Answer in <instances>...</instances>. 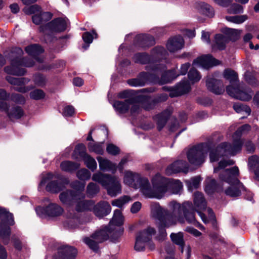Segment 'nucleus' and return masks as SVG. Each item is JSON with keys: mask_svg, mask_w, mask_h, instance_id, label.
I'll return each mask as SVG.
<instances>
[{"mask_svg": "<svg viewBox=\"0 0 259 259\" xmlns=\"http://www.w3.org/2000/svg\"><path fill=\"white\" fill-rule=\"evenodd\" d=\"M123 183L135 189H140L141 192L145 197L148 198L146 193H151L152 187H151L148 180L143 178L135 172L126 170L124 172Z\"/></svg>", "mask_w": 259, "mask_h": 259, "instance_id": "obj_10", "label": "nucleus"}, {"mask_svg": "<svg viewBox=\"0 0 259 259\" xmlns=\"http://www.w3.org/2000/svg\"><path fill=\"white\" fill-rule=\"evenodd\" d=\"M248 166L254 172L259 169V157L253 155L248 159Z\"/></svg>", "mask_w": 259, "mask_h": 259, "instance_id": "obj_50", "label": "nucleus"}, {"mask_svg": "<svg viewBox=\"0 0 259 259\" xmlns=\"http://www.w3.org/2000/svg\"><path fill=\"white\" fill-rule=\"evenodd\" d=\"M109 231L107 228L96 232L90 237H85L83 239L84 243H99L106 241L109 238Z\"/></svg>", "mask_w": 259, "mask_h": 259, "instance_id": "obj_24", "label": "nucleus"}, {"mask_svg": "<svg viewBox=\"0 0 259 259\" xmlns=\"http://www.w3.org/2000/svg\"><path fill=\"white\" fill-rule=\"evenodd\" d=\"M247 17L246 15L240 16H226V19L230 22L235 24H241L247 20Z\"/></svg>", "mask_w": 259, "mask_h": 259, "instance_id": "obj_53", "label": "nucleus"}, {"mask_svg": "<svg viewBox=\"0 0 259 259\" xmlns=\"http://www.w3.org/2000/svg\"><path fill=\"white\" fill-rule=\"evenodd\" d=\"M67 20L58 18L40 27V31L45 35V40H49L52 33L64 31L67 27Z\"/></svg>", "mask_w": 259, "mask_h": 259, "instance_id": "obj_13", "label": "nucleus"}, {"mask_svg": "<svg viewBox=\"0 0 259 259\" xmlns=\"http://www.w3.org/2000/svg\"><path fill=\"white\" fill-rule=\"evenodd\" d=\"M37 214L42 217L45 214L50 216H58L63 212V209L56 203H51L45 208L42 207H37L35 209Z\"/></svg>", "mask_w": 259, "mask_h": 259, "instance_id": "obj_18", "label": "nucleus"}, {"mask_svg": "<svg viewBox=\"0 0 259 259\" xmlns=\"http://www.w3.org/2000/svg\"><path fill=\"white\" fill-rule=\"evenodd\" d=\"M171 112V109L168 108L161 113L157 114L154 117V120L156 122L157 128L159 131H160L165 126Z\"/></svg>", "mask_w": 259, "mask_h": 259, "instance_id": "obj_30", "label": "nucleus"}, {"mask_svg": "<svg viewBox=\"0 0 259 259\" xmlns=\"http://www.w3.org/2000/svg\"><path fill=\"white\" fill-rule=\"evenodd\" d=\"M76 202L75 209L78 212H82L90 209L92 205V202L91 201L84 200V198L76 200Z\"/></svg>", "mask_w": 259, "mask_h": 259, "instance_id": "obj_40", "label": "nucleus"}, {"mask_svg": "<svg viewBox=\"0 0 259 259\" xmlns=\"http://www.w3.org/2000/svg\"><path fill=\"white\" fill-rule=\"evenodd\" d=\"M233 164L234 161L232 160H222L219 163L218 167L214 168V172H218L219 170L223 169L226 166L233 165Z\"/></svg>", "mask_w": 259, "mask_h": 259, "instance_id": "obj_59", "label": "nucleus"}, {"mask_svg": "<svg viewBox=\"0 0 259 259\" xmlns=\"http://www.w3.org/2000/svg\"><path fill=\"white\" fill-rule=\"evenodd\" d=\"M224 78L229 80L231 83L236 81L238 77L236 73L231 69H226L223 73Z\"/></svg>", "mask_w": 259, "mask_h": 259, "instance_id": "obj_52", "label": "nucleus"}, {"mask_svg": "<svg viewBox=\"0 0 259 259\" xmlns=\"http://www.w3.org/2000/svg\"><path fill=\"white\" fill-rule=\"evenodd\" d=\"M227 41L228 39L225 35L221 34H216L211 45L212 51L224 50Z\"/></svg>", "mask_w": 259, "mask_h": 259, "instance_id": "obj_33", "label": "nucleus"}, {"mask_svg": "<svg viewBox=\"0 0 259 259\" xmlns=\"http://www.w3.org/2000/svg\"><path fill=\"white\" fill-rule=\"evenodd\" d=\"M131 201H132V198L130 196L124 195L118 199L113 200L111 203L113 206L121 207Z\"/></svg>", "mask_w": 259, "mask_h": 259, "instance_id": "obj_46", "label": "nucleus"}, {"mask_svg": "<svg viewBox=\"0 0 259 259\" xmlns=\"http://www.w3.org/2000/svg\"><path fill=\"white\" fill-rule=\"evenodd\" d=\"M165 66L162 64H158L157 62H150L148 66H146V69L147 70L153 71L157 72L158 70L164 71Z\"/></svg>", "mask_w": 259, "mask_h": 259, "instance_id": "obj_55", "label": "nucleus"}, {"mask_svg": "<svg viewBox=\"0 0 259 259\" xmlns=\"http://www.w3.org/2000/svg\"><path fill=\"white\" fill-rule=\"evenodd\" d=\"M92 180L102 185L108 195L115 197L121 193V185L118 177L98 172L92 176Z\"/></svg>", "mask_w": 259, "mask_h": 259, "instance_id": "obj_9", "label": "nucleus"}, {"mask_svg": "<svg viewBox=\"0 0 259 259\" xmlns=\"http://www.w3.org/2000/svg\"><path fill=\"white\" fill-rule=\"evenodd\" d=\"M151 210L152 217L159 222V235L156 237V241H163L166 237V233L163 228L174 225L172 223L174 219V209H172V212L170 213L159 203H154L151 205Z\"/></svg>", "mask_w": 259, "mask_h": 259, "instance_id": "obj_7", "label": "nucleus"}, {"mask_svg": "<svg viewBox=\"0 0 259 259\" xmlns=\"http://www.w3.org/2000/svg\"><path fill=\"white\" fill-rule=\"evenodd\" d=\"M93 35H95V38L97 37V33L93 31L92 33L89 32H86L82 34V37L85 43L88 44V45H83L82 47L85 49H87L89 46V44H91L93 41V39L94 38Z\"/></svg>", "mask_w": 259, "mask_h": 259, "instance_id": "obj_45", "label": "nucleus"}, {"mask_svg": "<svg viewBox=\"0 0 259 259\" xmlns=\"http://www.w3.org/2000/svg\"><path fill=\"white\" fill-rule=\"evenodd\" d=\"M194 203L196 210L202 220L204 223L208 222V220L204 214L200 211L204 210L206 208V202L204 199L202 193L197 192L194 195Z\"/></svg>", "mask_w": 259, "mask_h": 259, "instance_id": "obj_21", "label": "nucleus"}, {"mask_svg": "<svg viewBox=\"0 0 259 259\" xmlns=\"http://www.w3.org/2000/svg\"><path fill=\"white\" fill-rule=\"evenodd\" d=\"M189 165L185 160H178L167 167L165 174L167 175H171L179 172L187 173Z\"/></svg>", "mask_w": 259, "mask_h": 259, "instance_id": "obj_19", "label": "nucleus"}, {"mask_svg": "<svg viewBox=\"0 0 259 259\" xmlns=\"http://www.w3.org/2000/svg\"><path fill=\"white\" fill-rule=\"evenodd\" d=\"M3 100L0 102V110L5 111L11 120L20 118L24 114L22 109L19 106H14L8 109V105Z\"/></svg>", "mask_w": 259, "mask_h": 259, "instance_id": "obj_22", "label": "nucleus"}, {"mask_svg": "<svg viewBox=\"0 0 259 259\" xmlns=\"http://www.w3.org/2000/svg\"><path fill=\"white\" fill-rule=\"evenodd\" d=\"M23 54V51L20 48H14L9 53L6 54V57L10 62L11 65L5 67V72L14 75H23L25 70L21 67H31L34 65V62L31 60H21V57Z\"/></svg>", "mask_w": 259, "mask_h": 259, "instance_id": "obj_6", "label": "nucleus"}, {"mask_svg": "<svg viewBox=\"0 0 259 259\" xmlns=\"http://www.w3.org/2000/svg\"><path fill=\"white\" fill-rule=\"evenodd\" d=\"M78 250L75 247L63 245L58 248L57 253L54 259H75Z\"/></svg>", "mask_w": 259, "mask_h": 259, "instance_id": "obj_17", "label": "nucleus"}, {"mask_svg": "<svg viewBox=\"0 0 259 259\" xmlns=\"http://www.w3.org/2000/svg\"><path fill=\"white\" fill-rule=\"evenodd\" d=\"M6 80L11 84L13 85V89L20 93H26L30 90L29 87H25L24 85L29 82V79L26 78H15L8 76Z\"/></svg>", "mask_w": 259, "mask_h": 259, "instance_id": "obj_20", "label": "nucleus"}, {"mask_svg": "<svg viewBox=\"0 0 259 259\" xmlns=\"http://www.w3.org/2000/svg\"><path fill=\"white\" fill-rule=\"evenodd\" d=\"M30 98L34 100H40L45 97V94L42 90H35L30 93Z\"/></svg>", "mask_w": 259, "mask_h": 259, "instance_id": "obj_61", "label": "nucleus"}, {"mask_svg": "<svg viewBox=\"0 0 259 259\" xmlns=\"http://www.w3.org/2000/svg\"><path fill=\"white\" fill-rule=\"evenodd\" d=\"M102 144L103 143H90L88 147L90 151L94 152L97 154H102L103 153Z\"/></svg>", "mask_w": 259, "mask_h": 259, "instance_id": "obj_57", "label": "nucleus"}, {"mask_svg": "<svg viewBox=\"0 0 259 259\" xmlns=\"http://www.w3.org/2000/svg\"><path fill=\"white\" fill-rule=\"evenodd\" d=\"M242 30L229 28L228 29L227 33L229 35L230 39L235 41L238 39L241 33Z\"/></svg>", "mask_w": 259, "mask_h": 259, "instance_id": "obj_58", "label": "nucleus"}, {"mask_svg": "<svg viewBox=\"0 0 259 259\" xmlns=\"http://www.w3.org/2000/svg\"><path fill=\"white\" fill-rule=\"evenodd\" d=\"M167 54L166 51L163 47H157L153 49L152 56L153 59H158L159 60L165 58Z\"/></svg>", "mask_w": 259, "mask_h": 259, "instance_id": "obj_44", "label": "nucleus"}, {"mask_svg": "<svg viewBox=\"0 0 259 259\" xmlns=\"http://www.w3.org/2000/svg\"><path fill=\"white\" fill-rule=\"evenodd\" d=\"M208 145L202 143L191 148L187 153L189 162L194 165H200L205 161Z\"/></svg>", "mask_w": 259, "mask_h": 259, "instance_id": "obj_12", "label": "nucleus"}, {"mask_svg": "<svg viewBox=\"0 0 259 259\" xmlns=\"http://www.w3.org/2000/svg\"><path fill=\"white\" fill-rule=\"evenodd\" d=\"M123 223V217L121 212L119 209H116L114 211L113 216L109 223V226L111 228L112 226H121Z\"/></svg>", "mask_w": 259, "mask_h": 259, "instance_id": "obj_39", "label": "nucleus"}, {"mask_svg": "<svg viewBox=\"0 0 259 259\" xmlns=\"http://www.w3.org/2000/svg\"><path fill=\"white\" fill-rule=\"evenodd\" d=\"M0 218L3 220V222L0 224V236L5 238L10 234V228L9 226L13 225L15 222L13 214L2 207H0Z\"/></svg>", "mask_w": 259, "mask_h": 259, "instance_id": "obj_14", "label": "nucleus"}, {"mask_svg": "<svg viewBox=\"0 0 259 259\" xmlns=\"http://www.w3.org/2000/svg\"><path fill=\"white\" fill-rule=\"evenodd\" d=\"M219 64V61L209 54L198 57L193 61V65L204 68H208Z\"/></svg>", "mask_w": 259, "mask_h": 259, "instance_id": "obj_23", "label": "nucleus"}, {"mask_svg": "<svg viewBox=\"0 0 259 259\" xmlns=\"http://www.w3.org/2000/svg\"><path fill=\"white\" fill-rule=\"evenodd\" d=\"M86 148L84 144H79L76 145L72 154V157L74 159H77L79 158H84V157L88 155L85 153Z\"/></svg>", "mask_w": 259, "mask_h": 259, "instance_id": "obj_42", "label": "nucleus"}, {"mask_svg": "<svg viewBox=\"0 0 259 259\" xmlns=\"http://www.w3.org/2000/svg\"><path fill=\"white\" fill-rule=\"evenodd\" d=\"M191 90V84L186 79L182 80L174 88L169 96L173 97L188 93Z\"/></svg>", "mask_w": 259, "mask_h": 259, "instance_id": "obj_26", "label": "nucleus"}, {"mask_svg": "<svg viewBox=\"0 0 259 259\" xmlns=\"http://www.w3.org/2000/svg\"><path fill=\"white\" fill-rule=\"evenodd\" d=\"M97 159L98 161L99 167L101 170L111 171L113 174L116 172L117 165L115 163H113L107 159L100 156L98 157Z\"/></svg>", "mask_w": 259, "mask_h": 259, "instance_id": "obj_31", "label": "nucleus"}, {"mask_svg": "<svg viewBox=\"0 0 259 259\" xmlns=\"http://www.w3.org/2000/svg\"><path fill=\"white\" fill-rule=\"evenodd\" d=\"M179 75V74H177L175 70H174L166 71L163 74H162L161 77L160 82L161 83H166L170 82Z\"/></svg>", "mask_w": 259, "mask_h": 259, "instance_id": "obj_43", "label": "nucleus"}, {"mask_svg": "<svg viewBox=\"0 0 259 259\" xmlns=\"http://www.w3.org/2000/svg\"><path fill=\"white\" fill-rule=\"evenodd\" d=\"M80 164L70 161H64L61 163L60 167L62 170L71 172L79 168Z\"/></svg>", "mask_w": 259, "mask_h": 259, "instance_id": "obj_41", "label": "nucleus"}, {"mask_svg": "<svg viewBox=\"0 0 259 259\" xmlns=\"http://www.w3.org/2000/svg\"><path fill=\"white\" fill-rule=\"evenodd\" d=\"M165 252L170 255L174 257L175 253V244H163Z\"/></svg>", "mask_w": 259, "mask_h": 259, "instance_id": "obj_64", "label": "nucleus"}, {"mask_svg": "<svg viewBox=\"0 0 259 259\" xmlns=\"http://www.w3.org/2000/svg\"><path fill=\"white\" fill-rule=\"evenodd\" d=\"M170 236L173 243H184V236L182 232L171 233Z\"/></svg>", "mask_w": 259, "mask_h": 259, "instance_id": "obj_62", "label": "nucleus"}, {"mask_svg": "<svg viewBox=\"0 0 259 259\" xmlns=\"http://www.w3.org/2000/svg\"><path fill=\"white\" fill-rule=\"evenodd\" d=\"M250 130L249 124H244L239 127L233 135V145L227 142H223L215 148L211 149L209 152L210 161H217L222 157L233 156L239 152L243 144L240 139L241 135Z\"/></svg>", "mask_w": 259, "mask_h": 259, "instance_id": "obj_1", "label": "nucleus"}, {"mask_svg": "<svg viewBox=\"0 0 259 259\" xmlns=\"http://www.w3.org/2000/svg\"><path fill=\"white\" fill-rule=\"evenodd\" d=\"M155 233L156 231L154 228L148 227L137 234L136 243H148L151 241L152 236Z\"/></svg>", "mask_w": 259, "mask_h": 259, "instance_id": "obj_27", "label": "nucleus"}, {"mask_svg": "<svg viewBox=\"0 0 259 259\" xmlns=\"http://www.w3.org/2000/svg\"><path fill=\"white\" fill-rule=\"evenodd\" d=\"M71 187L74 189L66 190L62 191L60 195L59 199L62 203L64 204L71 205L73 202L78 199L85 198L83 191L85 187V183L75 181L71 183Z\"/></svg>", "mask_w": 259, "mask_h": 259, "instance_id": "obj_11", "label": "nucleus"}, {"mask_svg": "<svg viewBox=\"0 0 259 259\" xmlns=\"http://www.w3.org/2000/svg\"><path fill=\"white\" fill-rule=\"evenodd\" d=\"M99 191V186L94 183H90L87 188V194L89 197H93Z\"/></svg>", "mask_w": 259, "mask_h": 259, "instance_id": "obj_48", "label": "nucleus"}, {"mask_svg": "<svg viewBox=\"0 0 259 259\" xmlns=\"http://www.w3.org/2000/svg\"><path fill=\"white\" fill-rule=\"evenodd\" d=\"M151 75L150 73L142 72L137 78L128 80V83L132 86H143L149 81Z\"/></svg>", "mask_w": 259, "mask_h": 259, "instance_id": "obj_34", "label": "nucleus"}, {"mask_svg": "<svg viewBox=\"0 0 259 259\" xmlns=\"http://www.w3.org/2000/svg\"><path fill=\"white\" fill-rule=\"evenodd\" d=\"M52 15L50 12H39L32 16L33 22L36 24H42L50 20L52 18Z\"/></svg>", "mask_w": 259, "mask_h": 259, "instance_id": "obj_38", "label": "nucleus"}, {"mask_svg": "<svg viewBox=\"0 0 259 259\" xmlns=\"http://www.w3.org/2000/svg\"><path fill=\"white\" fill-rule=\"evenodd\" d=\"M151 193H146L148 198L160 199L166 193L170 194H181L183 190V184L179 180L168 179L160 174H156L152 179Z\"/></svg>", "mask_w": 259, "mask_h": 259, "instance_id": "obj_2", "label": "nucleus"}, {"mask_svg": "<svg viewBox=\"0 0 259 259\" xmlns=\"http://www.w3.org/2000/svg\"><path fill=\"white\" fill-rule=\"evenodd\" d=\"M188 77L190 81L192 84L199 81L201 76L199 72L194 68H192L188 72Z\"/></svg>", "mask_w": 259, "mask_h": 259, "instance_id": "obj_47", "label": "nucleus"}, {"mask_svg": "<svg viewBox=\"0 0 259 259\" xmlns=\"http://www.w3.org/2000/svg\"><path fill=\"white\" fill-rule=\"evenodd\" d=\"M223 190V186L217 183L216 181L211 178H208L205 181V191L208 194L217 191L220 192Z\"/></svg>", "mask_w": 259, "mask_h": 259, "instance_id": "obj_32", "label": "nucleus"}, {"mask_svg": "<svg viewBox=\"0 0 259 259\" xmlns=\"http://www.w3.org/2000/svg\"><path fill=\"white\" fill-rule=\"evenodd\" d=\"M201 181L200 177H195L190 180L186 181V184L190 191H192L193 189H196L198 187Z\"/></svg>", "mask_w": 259, "mask_h": 259, "instance_id": "obj_51", "label": "nucleus"}, {"mask_svg": "<svg viewBox=\"0 0 259 259\" xmlns=\"http://www.w3.org/2000/svg\"><path fill=\"white\" fill-rule=\"evenodd\" d=\"M151 210L152 217L159 222V235L156 237V241H163L166 237V233L163 228L174 225L172 223L174 219V209H172V212L170 213L159 203H154L151 205Z\"/></svg>", "mask_w": 259, "mask_h": 259, "instance_id": "obj_8", "label": "nucleus"}, {"mask_svg": "<svg viewBox=\"0 0 259 259\" xmlns=\"http://www.w3.org/2000/svg\"><path fill=\"white\" fill-rule=\"evenodd\" d=\"M77 177L80 180L86 181L90 179L91 172L85 168L79 170L76 174Z\"/></svg>", "mask_w": 259, "mask_h": 259, "instance_id": "obj_56", "label": "nucleus"}, {"mask_svg": "<svg viewBox=\"0 0 259 259\" xmlns=\"http://www.w3.org/2000/svg\"><path fill=\"white\" fill-rule=\"evenodd\" d=\"M239 175V169L237 166L223 170L220 172V180L230 184V186L225 190L226 195L231 197H238L245 190L243 185L238 180Z\"/></svg>", "mask_w": 259, "mask_h": 259, "instance_id": "obj_5", "label": "nucleus"}, {"mask_svg": "<svg viewBox=\"0 0 259 259\" xmlns=\"http://www.w3.org/2000/svg\"><path fill=\"white\" fill-rule=\"evenodd\" d=\"M195 7L200 13L207 17H212L214 16L213 9L209 5L204 2H198L196 3Z\"/></svg>", "mask_w": 259, "mask_h": 259, "instance_id": "obj_35", "label": "nucleus"}, {"mask_svg": "<svg viewBox=\"0 0 259 259\" xmlns=\"http://www.w3.org/2000/svg\"><path fill=\"white\" fill-rule=\"evenodd\" d=\"M40 7L34 5L30 7H26L23 9L24 12L28 15L34 14L36 12H40Z\"/></svg>", "mask_w": 259, "mask_h": 259, "instance_id": "obj_63", "label": "nucleus"}, {"mask_svg": "<svg viewBox=\"0 0 259 259\" xmlns=\"http://www.w3.org/2000/svg\"><path fill=\"white\" fill-rule=\"evenodd\" d=\"M52 180L47 186V191L51 193H57L63 190L64 185L60 181L59 177H56L51 173H48L47 176L42 178L39 184V186L44 185L48 181Z\"/></svg>", "mask_w": 259, "mask_h": 259, "instance_id": "obj_15", "label": "nucleus"}, {"mask_svg": "<svg viewBox=\"0 0 259 259\" xmlns=\"http://www.w3.org/2000/svg\"><path fill=\"white\" fill-rule=\"evenodd\" d=\"M134 60L137 63L146 64L149 63L150 58L148 55L144 53L137 54L134 56Z\"/></svg>", "mask_w": 259, "mask_h": 259, "instance_id": "obj_54", "label": "nucleus"}, {"mask_svg": "<svg viewBox=\"0 0 259 259\" xmlns=\"http://www.w3.org/2000/svg\"><path fill=\"white\" fill-rule=\"evenodd\" d=\"M136 40L141 47H146L154 44V39L149 34H140L136 36Z\"/></svg>", "mask_w": 259, "mask_h": 259, "instance_id": "obj_37", "label": "nucleus"}, {"mask_svg": "<svg viewBox=\"0 0 259 259\" xmlns=\"http://www.w3.org/2000/svg\"><path fill=\"white\" fill-rule=\"evenodd\" d=\"M169 207L174 209V219L172 222L174 225L177 222L184 223L185 218L188 223L192 224L201 230L204 229V227L195 219V209L191 202L186 201L181 204L176 201H172L169 203Z\"/></svg>", "mask_w": 259, "mask_h": 259, "instance_id": "obj_4", "label": "nucleus"}, {"mask_svg": "<svg viewBox=\"0 0 259 259\" xmlns=\"http://www.w3.org/2000/svg\"><path fill=\"white\" fill-rule=\"evenodd\" d=\"M82 159L86 166L91 170L94 171L97 168V164L96 160L90 155H86Z\"/></svg>", "mask_w": 259, "mask_h": 259, "instance_id": "obj_49", "label": "nucleus"}, {"mask_svg": "<svg viewBox=\"0 0 259 259\" xmlns=\"http://www.w3.org/2000/svg\"><path fill=\"white\" fill-rule=\"evenodd\" d=\"M226 91L230 96L242 101H249L253 95L249 88L240 86L234 88L232 85H229L227 87Z\"/></svg>", "mask_w": 259, "mask_h": 259, "instance_id": "obj_16", "label": "nucleus"}, {"mask_svg": "<svg viewBox=\"0 0 259 259\" xmlns=\"http://www.w3.org/2000/svg\"><path fill=\"white\" fill-rule=\"evenodd\" d=\"M233 108L237 113L245 111L246 113L249 114L251 112V110L249 107L241 104H235L233 105Z\"/></svg>", "mask_w": 259, "mask_h": 259, "instance_id": "obj_60", "label": "nucleus"}, {"mask_svg": "<svg viewBox=\"0 0 259 259\" xmlns=\"http://www.w3.org/2000/svg\"><path fill=\"white\" fill-rule=\"evenodd\" d=\"M207 89L215 94H221L224 91V85L220 80L207 76L206 80Z\"/></svg>", "mask_w": 259, "mask_h": 259, "instance_id": "obj_25", "label": "nucleus"}, {"mask_svg": "<svg viewBox=\"0 0 259 259\" xmlns=\"http://www.w3.org/2000/svg\"><path fill=\"white\" fill-rule=\"evenodd\" d=\"M25 51L30 56H32L39 62H41L42 59L37 57V56L44 52V49L37 44L29 45L25 48Z\"/></svg>", "mask_w": 259, "mask_h": 259, "instance_id": "obj_36", "label": "nucleus"}, {"mask_svg": "<svg viewBox=\"0 0 259 259\" xmlns=\"http://www.w3.org/2000/svg\"><path fill=\"white\" fill-rule=\"evenodd\" d=\"M184 45V41L181 36H176L168 39L166 48L170 52H177L181 50Z\"/></svg>", "mask_w": 259, "mask_h": 259, "instance_id": "obj_28", "label": "nucleus"}, {"mask_svg": "<svg viewBox=\"0 0 259 259\" xmlns=\"http://www.w3.org/2000/svg\"><path fill=\"white\" fill-rule=\"evenodd\" d=\"M111 208L107 201H100L95 205L94 212L99 218H103L110 213Z\"/></svg>", "mask_w": 259, "mask_h": 259, "instance_id": "obj_29", "label": "nucleus"}, {"mask_svg": "<svg viewBox=\"0 0 259 259\" xmlns=\"http://www.w3.org/2000/svg\"><path fill=\"white\" fill-rule=\"evenodd\" d=\"M151 101L148 96L140 94L123 102L116 101L114 103L113 106L120 114L126 113L131 107V113L134 114L138 113L141 107L146 110L151 109L152 105L150 103Z\"/></svg>", "mask_w": 259, "mask_h": 259, "instance_id": "obj_3", "label": "nucleus"}]
</instances>
